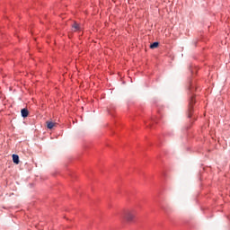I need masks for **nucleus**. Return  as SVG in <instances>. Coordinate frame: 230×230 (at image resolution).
<instances>
[{
    "label": "nucleus",
    "mask_w": 230,
    "mask_h": 230,
    "mask_svg": "<svg viewBox=\"0 0 230 230\" xmlns=\"http://www.w3.org/2000/svg\"><path fill=\"white\" fill-rule=\"evenodd\" d=\"M21 114H22V118H28V114H30V112L28 111L27 109H22V110L21 111Z\"/></svg>",
    "instance_id": "obj_2"
},
{
    "label": "nucleus",
    "mask_w": 230,
    "mask_h": 230,
    "mask_svg": "<svg viewBox=\"0 0 230 230\" xmlns=\"http://www.w3.org/2000/svg\"><path fill=\"white\" fill-rule=\"evenodd\" d=\"M158 47H159V42H157V41L153 42V43L150 45L151 49H155V48H158Z\"/></svg>",
    "instance_id": "obj_4"
},
{
    "label": "nucleus",
    "mask_w": 230,
    "mask_h": 230,
    "mask_svg": "<svg viewBox=\"0 0 230 230\" xmlns=\"http://www.w3.org/2000/svg\"><path fill=\"white\" fill-rule=\"evenodd\" d=\"M72 28L75 29V31H78V30H80V25L78 23H74Z\"/></svg>",
    "instance_id": "obj_6"
},
{
    "label": "nucleus",
    "mask_w": 230,
    "mask_h": 230,
    "mask_svg": "<svg viewBox=\"0 0 230 230\" xmlns=\"http://www.w3.org/2000/svg\"><path fill=\"white\" fill-rule=\"evenodd\" d=\"M153 123H157V120L152 119Z\"/></svg>",
    "instance_id": "obj_7"
},
{
    "label": "nucleus",
    "mask_w": 230,
    "mask_h": 230,
    "mask_svg": "<svg viewBox=\"0 0 230 230\" xmlns=\"http://www.w3.org/2000/svg\"><path fill=\"white\" fill-rule=\"evenodd\" d=\"M53 127H55V123H53L52 121L47 122V128H49V130H51Z\"/></svg>",
    "instance_id": "obj_5"
},
{
    "label": "nucleus",
    "mask_w": 230,
    "mask_h": 230,
    "mask_svg": "<svg viewBox=\"0 0 230 230\" xmlns=\"http://www.w3.org/2000/svg\"><path fill=\"white\" fill-rule=\"evenodd\" d=\"M136 215H137L136 208H128L123 211L122 218L126 222H134L136 220Z\"/></svg>",
    "instance_id": "obj_1"
},
{
    "label": "nucleus",
    "mask_w": 230,
    "mask_h": 230,
    "mask_svg": "<svg viewBox=\"0 0 230 230\" xmlns=\"http://www.w3.org/2000/svg\"><path fill=\"white\" fill-rule=\"evenodd\" d=\"M13 162L14 164H19V155H13Z\"/></svg>",
    "instance_id": "obj_3"
},
{
    "label": "nucleus",
    "mask_w": 230,
    "mask_h": 230,
    "mask_svg": "<svg viewBox=\"0 0 230 230\" xmlns=\"http://www.w3.org/2000/svg\"><path fill=\"white\" fill-rule=\"evenodd\" d=\"M192 103H193V98H192Z\"/></svg>",
    "instance_id": "obj_8"
}]
</instances>
